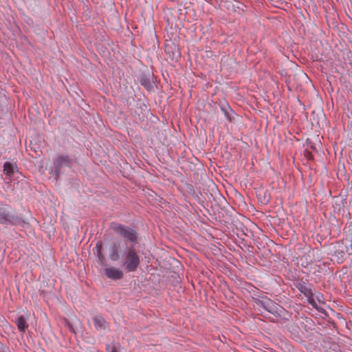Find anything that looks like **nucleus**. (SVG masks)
I'll list each match as a JSON object with an SVG mask.
<instances>
[{"label":"nucleus","instance_id":"obj_16","mask_svg":"<svg viewBox=\"0 0 352 352\" xmlns=\"http://www.w3.org/2000/svg\"><path fill=\"white\" fill-rule=\"evenodd\" d=\"M107 352H118L116 346L114 344H107L106 346Z\"/></svg>","mask_w":352,"mask_h":352},{"label":"nucleus","instance_id":"obj_6","mask_svg":"<svg viewBox=\"0 0 352 352\" xmlns=\"http://www.w3.org/2000/svg\"><path fill=\"white\" fill-rule=\"evenodd\" d=\"M18 171L16 163L6 162L3 164V173L6 175V179L11 182L14 177L15 173Z\"/></svg>","mask_w":352,"mask_h":352},{"label":"nucleus","instance_id":"obj_1","mask_svg":"<svg viewBox=\"0 0 352 352\" xmlns=\"http://www.w3.org/2000/svg\"><path fill=\"white\" fill-rule=\"evenodd\" d=\"M78 160L75 155L58 154L53 159L50 174L56 182H58L60 177L66 173L67 169L73 170Z\"/></svg>","mask_w":352,"mask_h":352},{"label":"nucleus","instance_id":"obj_20","mask_svg":"<svg viewBox=\"0 0 352 352\" xmlns=\"http://www.w3.org/2000/svg\"><path fill=\"white\" fill-rule=\"evenodd\" d=\"M0 352H7V350L3 346L2 344H0Z\"/></svg>","mask_w":352,"mask_h":352},{"label":"nucleus","instance_id":"obj_7","mask_svg":"<svg viewBox=\"0 0 352 352\" xmlns=\"http://www.w3.org/2000/svg\"><path fill=\"white\" fill-rule=\"evenodd\" d=\"M153 74L142 72L140 76V82L146 90L151 91L153 88Z\"/></svg>","mask_w":352,"mask_h":352},{"label":"nucleus","instance_id":"obj_10","mask_svg":"<svg viewBox=\"0 0 352 352\" xmlns=\"http://www.w3.org/2000/svg\"><path fill=\"white\" fill-rule=\"evenodd\" d=\"M295 286L305 296L311 297V296H314L312 289L307 287L304 282H298L295 284Z\"/></svg>","mask_w":352,"mask_h":352},{"label":"nucleus","instance_id":"obj_19","mask_svg":"<svg viewBox=\"0 0 352 352\" xmlns=\"http://www.w3.org/2000/svg\"><path fill=\"white\" fill-rule=\"evenodd\" d=\"M97 256L98 259L100 260L101 263H103V261L105 260L104 256L103 255L102 252H98Z\"/></svg>","mask_w":352,"mask_h":352},{"label":"nucleus","instance_id":"obj_2","mask_svg":"<svg viewBox=\"0 0 352 352\" xmlns=\"http://www.w3.org/2000/svg\"><path fill=\"white\" fill-rule=\"evenodd\" d=\"M27 222L21 214H18L9 205H0V226L4 228L10 226H23Z\"/></svg>","mask_w":352,"mask_h":352},{"label":"nucleus","instance_id":"obj_9","mask_svg":"<svg viewBox=\"0 0 352 352\" xmlns=\"http://www.w3.org/2000/svg\"><path fill=\"white\" fill-rule=\"evenodd\" d=\"M15 323L19 331L22 333H24L29 327L27 322V318L24 316L17 317L15 320Z\"/></svg>","mask_w":352,"mask_h":352},{"label":"nucleus","instance_id":"obj_12","mask_svg":"<svg viewBox=\"0 0 352 352\" xmlns=\"http://www.w3.org/2000/svg\"><path fill=\"white\" fill-rule=\"evenodd\" d=\"M283 309L281 307H278L274 302L271 300V304H269L267 311L273 314L274 316L278 318L280 317V311Z\"/></svg>","mask_w":352,"mask_h":352},{"label":"nucleus","instance_id":"obj_5","mask_svg":"<svg viewBox=\"0 0 352 352\" xmlns=\"http://www.w3.org/2000/svg\"><path fill=\"white\" fill-rule=\"evenodd\" d=\"M124 249L123 241L118 240L113 241L109 248V258L112 261H118L122 256V253Z\"/></svg>","mask_w":352,"mask_h":352},{"label":"nucleus","instance_id":"obj_21","mask_svg":"<svg viewBox=\"0 0 352 352\" xmlns=\"http://www.w3.org/2000/svg\"><path fill=\"white\" fill-rule=\"evenodd\" d=\"M307 157L308 158H309V157H310V156H311V153L309 151H307Z\"/></svg>","mask_w":352,"mask_h":352},{"label":"nucleus","instance_id":"obj_14","mask_svg":"<svg viewBox=\"0 0 352 352\" xmlns=\"http://www.w3.org/2000/svg\"><path fill=\"white\" fill-rule=\"evenodd\" d=\"M307 302L309 304H310L314 308H315L317 310H320L317 303L316 302L314 296H311V297H307Z\"/></svg>","mask_w":352,"mask_h":352},{"label":"nucleus","instance_id":"obj_15","mask_svg":"<svg viewBox=\"0 0 352 352\" xmlns=\"http://www.w3.org/2000/svg\"><path fill=\"white\" fill-rule=\"evenodd\" d=\"M64 324H65V327L69 328V329L70 330L71 332L76 333V331L74 329V326L67 319L64 320Z\"/></svg>","mask_w":352,"mask_h":352},{"label":"nucleus","instance_id":"obj_3","mask_svg":"<svg viewBox=\"0 0 352 352\" xmlns=\"http://www.w3.org/2000/svg\"><path fill=\"white\" fill-rule=\"evenodd\" d=\"M111 228L113 231L124 239V248L134 247L138 242V233L134 229L118 223H112Z\"/></svg>","mask_w":352,"mask_h":352},{"label":"nucleus","instance_id":"obj_13","mask_svg":"<svg viewBox=\"0 0 352 352\" xmlns=\"http://www.w3.org/2000/svg\"><path fill=\"white\" fill-rule=\"evenodd\" d=\"M254 302L257 306L263 308L265 310L267 309L269 304H271V300L268 298H266L265 300L256 298Z\"/></svg>","mask_w":352,"mask_h":352},{"label":"nucleus","instance_id":"obj_22","mask_svg":"<svg viewBox=\"0 0 352 352\" xmlns=\"http://www.w3.org/2000/svg\"><path fill=\"white\" fill-rule=\"evenodd\" d=\"M225 114L227 117H228V113L227 111L225 112Z\"/></svg>","mask_w":352,"mask_h":352},{"label":"nucleus","instance_id":"obj_11","mask_svg":"<svg viewBox=\"0 0 352 352\" xmlns=\"http://www.w3.org/2000/svg\"><path fill=\"white\" fill-rule=\"evenodd\" d=\"M93 322L96 330H102L105 329L106 321L101 316H96L93 318Z\"/></svg>","mask_w":352,"mask_h":352},{"label":"nucleus","instance_id":"obj_8","mask_svg":"<svg viewBox=\"0 0 352 352\" xmlns=\"http://www.w3.org/2000/svg\"><path fill=\"white\" fill-rule=\"evenodd\" d=\"M105 275L112 280H120L124 277V273L122 270L116 267H107L104 270Z\"/></svg>","mask_w":352,"mask_h":352},{"label":"nucleus","instance_id":"obj_17","mask_svg":"<svg viewBox=\"0 0 352 352\" xmlns=\"http://www.w3.org/2000/svg\"><path fill=\"white\" fill-rule=\"evenodd\" d=\"M96 248L97 250V253L98 252H102V250L103 249V244H102V242L99 241L97 242L96 243Z\"/></svg>","mask_w":352,"mask_h":352},{"label":"nucleus","instance_id":"obj_18","mask_svg":"<svg viewBox=\"0 0 352 352\" xmlns=\"http://www.w3.org/2000/svg\"><path fill=\"white\" fill-rule=\"evenodd\" d=\"M334 254L338 256V258H343L344 252L343 250H340V251L336 250V251H335Z\"/></svg>","mask_w":352,"mask_h":352},{"label":"nucleus","instance_id":"obj_4","mask_svg":"<svg viewBox=\"0 0 352 352\" xmlns=\"http://www.w3.org/2000/svg\"><path fill=\"white\" fill-rule=\"evenodd\" d=\"M122 267L126 272H135L140 264V256L134 247L126 246L122 253Z\"/></svg>","mask_w":352,"mask_h":352}]
</instances>
